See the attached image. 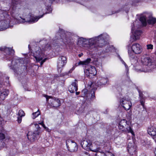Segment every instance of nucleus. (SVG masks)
<instances>
[{
  "instance_id": "1",
  "label": "nucleus",
  "mask_w": 156,
  "mask_h": 156,
  "mask_svg": "<svg viewBox=\"0 0 156 156\" xmlns=\"http://www.w3.org/2000/svg\"><path fill=\"white\" fill-rule=\"evenodd\" d=\"M108 35L106 34L90 39L88 40L87 48L89 50L95 51L99 48L105 46L107 43Z\"/></svg>"
},
{
  "instance_id": "2",
  "label": "nucleus",
  "mask_w": 156,
  "mask_h": 156,
  "mask_svg": "<svg viewBox=\"0 0 156 156\" xmlns=\"http://www.w3.org/2000/svg\"><path fill=\"white\" fill-rule=\"evenodd\" d=\"M42 48L41 50V48L37 46L35 48L34 55L37 62H39L42 59L44 55V51L50 49L51 47L50 44H47L44 46V48L42 46Z\"/></svg>"
},
{
  "instance_id": "3",
  "label": "nucleus",
  "mask_w": 156,
  "mask_h": 156,
  "mask_svg": "<svg viewBox=\"0 0 156 156\" xmlns=\"http://www.w3.org/2000/svg\"><path fill=\"white\" fill-rule=\"evenodd\" d=\"M12 65L10 67L16 73H21L26 68L24 65L21 63L20 62L18 59L14 58L11 62Z\"/></svg>"
},
{
  "instance_id": "4",
  "label": "nucleus",
  "mask_w": 156,
  "mask_h": 156,
  "mask_svg": "<svg viewBox=\"0 0 156 156\" xmlns=\"http://www.w3.org/2000/svg\"><path fill=\"white\" fill-rule=\"evenodd\" d=\"M2 20L0 21V31L4 30L9 27H11L9 24L11 22L10 16L6 13L2 14Z\"/></svg>"
},
{
  "instance_id": "5",
  "label": "nucleus",
  "mask_w": 156,
  "mask_h": 156,
  "mask_svg": "<svg viewBox=\"0 0 156 156\" xmlns=\"http://www.w3.org/2000/svg\"><path fill=\"white\" fill-rule=\"evenodd\" d=\"M128 123L129 122L125 119L122 120L119 124V129L124 132L130 133L134 135V133L133 130Z\"/></svg>"
},
{
  "instance_id": "6",
  "label": "nucleus",
  "mask_w": 156,
  "mask_h": 156,
  "mask_svg": "<svg viewBox=\"0 0 156 156\" xmlns=\"http://www.w3.org/2000/svg\"><path fill=\"white\" fill-rule=\"evenodd\" d=\"M43 15L44 14L40 16H34L32 14H29L26 16L24 18L20 17L21 19L19 20H21V22L22 23L27 22L31 23H33L37 21L40 18L43 16Z\"/></svg>"
},
{
  "instance_id": "7",
  "label": "nucleus",
  "mask_w": 156,
  "mask_h": 156,
  "mask_svg": "<svg viewBox=\"0 0 156 156\" xmlns=\"http://www.w3.org/2000/svg\"><path fill=\"white\" fill-rule=\"evenodd\" d=\"M119 102L121 106L126 110H129L132 105L130 99L125 97L120 98Z\"/></svg>"
},
{
  "instance_id": "8",
  "label": "nucleus",
  "mask_w": 156,
  "mask_h": 156,
  "mask_svg": "<svg viewBox=\"0 0 156 156\" xmlns=\"http://www.w3.org/2000/svg\"><path fill=\"white\" fill-rule=\"evenodd\" d=\"M45 97L47 101L51 106L57 107L60 105V100L58 98L47 95H45Z\"/></svg>"
},
{
  "instance_id": "9",
  "label": "nucleus",
  "mask_w": 156,
  "mask_h": 156,
  "mask_svg": "<svg viewBox=\"0 0 156 156\" xmlns=\"http://www.w3.org/2000/svg\"><path fill=\"white\" fill-rule=\"evenodd\" d=\"M83 148L87 150H90L91 151V148L96 147L95 144H92V142L89 140H83L81 143Z\"/></svg>"
},
{
  "instance_id": "10",
  "label": "nucleus",
  "mask_w": 156,
  "mask_h": 156,
  "mask_svg": "<svg viewBox=\"0 0 156 156\" xmlns=\"http://www.w3.org/2000/svg\"><path fill=\"white\" fill-rule=\"evenodd\" d=\"M142 64L145 66H148L152 65V60L150 56L144 54L142 56L141 58Z\"/></svg>"
},
{
  "instance_id": "11",
  "label": "nucleus",
  "mask_w": 156,
  "mask_h": 156,
  "mask_svg": "<svg viewBox=\"0 0 156 156\" xmlns=\"http://www.w3.org/2000/svg\"><path fill=\"white\" fill-rule=\"evenodd\" d=\"M133 27L131 29V31L133 33V35L131 37L130 41L132 43L133 42L140 38V36L142 33L141 31L139 30H136L134 33L133 32Z\"/></svg>"
},
{
  "instance_id": "12",
  "label": "nucleus",
  "mask_w": 156,
  "mask_h": 156,
  "mask_svg": "<svg viewBox=\"0 0 156 156\" xmlns=\"http://www.w3.org/2000/svg\"><path fill=\"white\" fill-rule=\"evenodd\" d=\"M1 50L4 51L7 54L6 58L7 59H9L11 58L14 54V51L11 48L4 47L0 48Z\"/></svg>"
},
{
  "instance_id": "13",
  "label": "nucleus",
  "mask_w": 156,
  "mask_h": 156,
  "mask_svg": "<svg viewBox=\"0 0 156 156\" xmlns=\"http://www.w3.org/2000/svg\"><path fill=\"white\" fill-rule=\"evenodd\" d=\"M66 144L69 150L70 151L74 152L77 151V146L76 143L70 140V142H66Z\"/></svg>"
},
{
  "instance_id": "14",
  "label": "nucleus",
  "mask_w": 156,
  "mask_h": 156,
  "mask_svg": "<svg viewBox=\"0 0 156 156\" xmlns=\"http://www.w3.org/2000/svg\"><path fill=\"white\" fill-rule=\"evenodd\" d=\"M84 72L86 75L90 77L92 76H95L97 73L96 69L93 66H90L88 69L84 70Z\"/></svg>"
},
{
  "instance_id": "15",
  "label": "nucleus",
  "mask_w": 156,
  "mask_h": 156,
  "mask_svg": "<svg viewBox=\"0 0 156 156\" xmlns=\"http://www.w3.org/2000/svg\"><path fill=\"white\" fill-rule=\"evenodd\" d=\"M132 51L136 54H139L142 51V48L140 45L138 44H133L132 46Z\"/></svg>"
},
{
  "instance_id": "16",
  "label": "nucleus",
  "mask_w": 156,
  "mask_h": 156,
  "mask_svg": "<svg viewBox=\"0 0 156 156\" xmlns=\"http://www.w3.org/2000/svg\"><path fill=\"white\" fill-rule=\"evenodd\" d=\"M88 91L86 89H84L82 91V93L83 97H88V95L91 96V98H94L95 97L94 93L95 92V90L94 89H92L90 93L88 94Z\"/></svg>"
},
{
  "instance_id": "17",
  "label": "nucleus",
  "mask_w": 156,
  "mask_h": 156,
  "mask_svg": "<svg viewBox=\"0 0 156 156\" xmlns=\"http://www.w3.org/2000/svg\"><path fill=\"white\" fill-rule=\"evenodd\" d=\"M77 81L75 80V81L73 82L72 84L69 86L68 90L70 93H74L77 90Z\"/></svg>"
},
{
  "instance_id": "18",
  "label": "nucleus",
  "mask_w": 156,
  "mask_h": 156,
  "mask_svg": "<svg viewBox=\"0 0 156 156\" xmlns=\"http://www.w3.org/2000/svg\"><path fill=\"white\" fill-rule=\"evenodd\" d=\"M91 149L92 151L96 153L95 156H105V153L102 152L99 147H96Z\"/></svg>"
},
{
  "instance_id": "19",
  "label": "nucleus",
  "mask_w": 156,
  "mask_h": 156,
  "mask_svg": "<svg viewBox=\"0 0 156 156\" xmlns=\"http://www.w3.org/2000/svg\"><path fill=\"white\" fill-rule=\"evenodd\" d=\"M128 52L130 59L131 61V62L135 63L137 62V58L136 56V54L133 53L132 51H129V50Z\"/></svg>"
},
{
  "instance_id": "20",
  "label": "nucleus",
  "mask_w": 156,
  "mask_h": 156,
  "mask_svg": "<svg viewBox=\"0 0 156 156\" xmlns=\"http://www.w3.org/2000/svg\"><path fill=\"white\" fill-rule=\"evenodd\" d=\"M133 141L132 140V142L128 143V151L130 154H133V153H135L136 151V149L134 147V144L133 143Z\"/></svg>"
},
{
  "instance_id": "21",
  "label": "nucleus",
  "mask_w": 156,
  "mask_h": 156,
  "mask_svg": "<svg viewBox=\"0 0 156 156\" xmlns=\"http://www.w3.org/2000/svg\"><path fill=\"white\" fill-rule=\"evenodd\" d=\"M36 132L34 131L32 132L31 131L29 132L27 134V138L30 141H33L34 140L36 137L39 134H36Z\"/></svg>"
},
{
  "instance_id": "22",
  "label": "nucleus",
  "mask_w": 156,
  "mask_h": 156,
  "mask_svg": "<svg viewBox=\"0 0 156 156\" xmlns=\"http://www.w3.org/2000/svg\"><path fill=\"white\" fill-rule=\"evenodd\" d=\"M147 131L148 134L152 136L156 135V128L153 126L149 128Z\"/></svg>"
},
{
  "instance_id": "23",
  "label": "nucleus",
  "mask_w": 156,
  "mask_h": 156,
  "mask_svg": "<svg viewBox=\"0 0 156 156\" xmlns=\"http://www.w3.org/2000/svg\"><path fill=\"white\" fill-rule=\"evenodd\" d=\"M61 59L58 60V72H61L62 70V68L66 64V63H65L64 62H62L61 61Z\"/></svg>"
},
{
  "instance_id": "24",
  "label": "nucleus",
  "mask_w": 156,
  "mask_h": 156,
  "mask_svg": "<svg viewBox=\"0 0 156 156\" xmlns=\"http://www.w3.org/2000/svg\"><path fill=\"white\" fill-rule=\"evenodd\" d=\"M9 93L8 90L3 91L0 94V98L2 100H4L5 98L8 96Z\"/></svg>"
},
{
  "instance_id": "25",
  "label": "nucleus",
  "mask_w": 156,
  "mask_h": 156,
  "mask_svg": "<svg viewBox=\"0 0 156 156\" xmlns=\"http://www.w3.org/2000/svg\"><path fill=\"white\" fill-rule=\"evenodd\" d=\"M147 21L149 24H154L156 23V18H154L152 16H151L149 17Z\"/></svg>"
},
{
  "instance_id": "26",
  "label": "nucleus",
  "mask_w": 156,
  "mask_h": 156,
  "mask_svg": "<svg viewBox=\"0 0 156 156\" xmlns=\"http://www.w3.org/2000/svg\"><path fill=\"white\" fill-rule=\"evenodd\" d=\"M91 61V59L90 58H88L84 61H80L78 63V65H87Z\"/></svg>"
},
{
  "instance_id": "27",
  "label": "nucleus",
  "mask_w": 156,
  "mask_h": 156,
  "mask_svg": "<svg viewBox=\"0 0 156 156\" xmlns=\"http://www.w3.org/2000/svg\"><path fill=\"white\" fill-rule=\"evenodd\" d=\"M34 124L35 126L36 129L34 131L36 132V133H35L36 134H39L41 131V128L39 124L36 123H34Z\"/></svg>"
},
{
  "instance_id": "28",
  "label": "nucleus",
  "mask_w": 156,
  "mask_h": 156,
  "mask_svg": "<svg viewBox=\"0 0 156 156\" xmlns=\"http://www.w3.org/2000/svg\"><path fill=\"white\" fill-rule=\"evenodd\" d=\"M140 21L142 23L143 25L144 26H145L146 25V19L145 16H142L140 18Z\"/></svg>"
},
{
  "instance_id": "29",
  "label": "nucleus",
  "mask_w": 156,
  "mask_h": 156,
  "mask_svg": "<svg viewBox=\"0 0 156 156\" xmlns=\"http://www.w3.org/2000/svg\"><path fill=\"white\" fill-rule=\"evenodd\" d=\"M107 79L105 78H103L101 79L100 80V84L99 85H105V84L107 82Z\"/></svg>"
},
{
  "instance_id": "30",
  "label": "nucleus",
  "mask_w": 156,
  "mask_h": 156,
  "mask_svg": "<svg viewBox=\"0 0 156 156\" xmlns=\"http://www.w3.org/2000/svg\"><path fill=\"white\" fill-rule=\"evenodd\" d=\"M40 115V112L38 110L37 111L34 112L32 113V118L33 119H35L38 116Z\"/></svg>"
},
{
  "instance_id": "31",
  "label": "nucleus",
  "mask_w": 156,
  "mask_h": 156,
  "mask_svg": "<svg viewBox=\"0 0 156 156\" xmlns=\"http://www.w3.org/2000/svg\"><path fill=\"white\" fill-rule=\"evenodd\" d=\"M58 60L61 59V61L63 62H64L65 63L67 62V58L66 57L64 56H60L58 59Z\"/></svg>"
},
{
  "instance_id": "32",
  "label": "nucleus",
  "mask_w": 156,
  "mask_h": 156,
  "mask_svg": "<svg viewBox=\"0 0 156 156\" xmlns=\"http://www.w3.org/2000/svg\"><path fill=\"white\" fill-rule=\"evenodd\" d=\"M19 116L23 117L25 115V113L22 110H20L18 113Z\"/></svg>"
},
{
  "instance_id": "33",
  "label": "nucleus",
  "mask_w": 156,
  "mask_h": 156,
  "mask_svg": "<svg viewBox=\"0 0 156 156\" xmlns=\"http://www.w3.org/2000/svg\"><path fill=\"white\" fill-rule=\"evenodd\" d=\"M105 156H114V155L110 152L109 151H106L105 152Z\"/></svg>"
},
{
  "instance_id": "34",
  "label": "nucleus",
  "mask_w": 156,
  "mask_h": 156,
  "mask_svg": "<svg viewBox=\"0 0 156 156\" xmlns=\"http://www.w3.org/2000/svg\"><path fill=\"white\" fill-rule=\"evenodd\" d=\"M145 102V99L144 98L140 99V102L141 105L143 106V107L144 108V103Z\"/></svg>"
},
{
  "instance_id": "35",
  "label": "nucleus",
  "mask_w": 156,
  "mask_h": 156,
  "mask_svg": "<svg viewBox=\"0 0 156 156\" xmlns=\"http://www.w3.org/2000/svg\"><path fill=\"white\" fill-rule=\"evenodd\" d=\"M147 49H153V45L152 44H148L147 45Z\"/></svg>"
},
{
  "instance_id": "36",
  "label": "nucleus",
  "mask_w": 156,
  "mask_h": 156,
  "mask_svg": "<svg viewBox=\"0 0 156 156\" xmlns=\"http://www.w3.org/2000/svg\"><path fill=\"white\" fill-rule=\"evenodd\" d=\"M64 42L65 43H68L70 41V39L69 38H65L63 39Z\"/></svg>"
},
{
  "instance_id": "37",
  "label": "nucleus",
  "mask_w": 156,
  "mask_h": 156,
  "mask_svg": "<svg viewBox=\"0 0 156 156\" xmlns=\"http://www.w3.org/2000/svg\"><path fill=\"white\" fill-rule=\"evenodd\" d=\"M5 138L4 134L2 133H0V140H3Z\"/></svg>"
},
{
  "instance_id": "38",
  "label": "nucleus",
  "mask_w": 156,
  "mask_h": 156,
  "mask_svg": "<svg viewBox=\"0 0 156 156\" xmlns=\"http://www.w3.org/2000/svg\"><path fill=\"white\" fill-rule=\"evenodd\" d=\"M100 80H98L96 81H95V85L98 87H99V86H102L103 85H99V84H100Z\"/></svg>"
},
{
  "instance_id": "39",
  "label": "nucleus",
  "mask_w": 156,
  "mask_h": 156,
  "mask_svg": "<svg viewBox=\"0 0 156 156\" xmlns=\"http://www.w3.org/2000/svg\"><path fill=\"white\" fill-rule=\"evenodd\" d=\"M22 117L18 116L17 118V121L19 123H20L22 121Z\"/></svg>"
},
{
  "instance_id": "40",
  "label": "nucleus",
  "mask_w": 156,
  "mask_h": 156,
  "mask_svg": "<svg viewBox=\"0 0 156 156\" xmlns=\"http://www.w3.org/2000/svg\"><path fill=\"white\" fill-rule=\"evenodd\" d=\"M42 126L44 127V128L45 129L46 131H47L48 132H49L48 128V127H46L44 124Z\"/></svg>"
},
{
  "instance_id": "41",
  "label": "nucleus",
  "mask_w": 156,
  "mask_h": 156,
  "mask_svg": "<svg viewBox=\"0 0 156 156\" xmlns=\"http://www.w3.org/2000/svg\"><path fill=\"white\" fill-rule=\"evenodd\" d=\"M140 97V98H144L143 96V94L140 91H139Z\"/></svg>"
},
{
  "instance_id": "42",
  "label": "nucleus",
  "mask_w": 156,
  "mask_h": 156,
  "mask_svg": "<svg viewBox=\"0 0 156 156\" xmlns=\"http://www.w3.org/2000/svg\"><path fill=\"white\" fill-rule=\"evenodd\" d=\"M46 59H47V58H45L44 59H43V60H42L41 62V66L43 64L44 62L45 61Z\"/></svg>"
},
{
  "instance_id": "43",
  "label": "nucleus",
  "mask_w": 156,
  "mask_h": 156,
  "mask_svg": "<svg viewBox=\"0 0 156 156\" xmlns=\"http://www.w3.org/2000/svg\"><path fill=\"white\" fill-rule=\"evenodd\" d=\"M82 156H90V154H88L87 152H85L83 155Z\"/></svg>"
},
{
  "instance_id": "44",
  "label": "nucleus",
  "mask_w": 156,
  "mask_h": 156,
  "mask_svg": "<svg viewBox=\"0 0 156 156\" xmlns=\"http://www.w3.org/2000/svg\"><path fill=\"white\" fill-rule=\"evenodd\" d=\"M75 69V68L74 67H73L71 69H70L69 71V73H71L72 71L74 69Z\"/></svg>"
},
{
  "instance_id": "45",
  "label": "nucleus",
  "mask_w": 156,
  "mask_h": 156,
  "mask_svg": "<svg viewBox=\"0 0 156 156\" xmlns=\"http://www.w3.org/2000/svg\"><path fill=\"white\" fill-rule=\"evenodd\" d=\"M153 138L154 140L155 141V142H156V135H155L154 136H153Z\"/></svg>"
},
{
  "instance_id": "46",
  "label": "nucleus",
  "mask_w": 156,
  "mask_h": 156,
  "mask_svg": "<svg viewBox=\"0 0 156 156\" xmlns=\"http://www.w3.org/2000/svg\"><path fill=\"white\" fill-rule=\"evenodd\" d=\"M38 124H39L42 126L44 124V122L43 121H42L41 122H39Z\"/></svg>"
},
{
  "instance_id": "47",
  "label": "nucleus",
  "mask_w": 156,
  "mask_h": 156,
  "mask_svg": "<svg viewBox=\"0 0 156 156\" xmlns=\"http://www.w3.org/2000/svg\"><path fill=\"white\" fill-rule=\"evenodd\" d=\"M143 71H144L145 72H148L149 71V70H147V69H144V70H142Z\"/></svg>"
},
{
  "instance_id": "48",
  "label": "nucleus",
  "mask_w": 156,
  "mask_h": 156,
  "mask_svg": "<svg viewBox=\"0 0 156 156\" xmlns=\"http://www.w3.org/2000/svg\"><path fill=\"white\" fill-rule=\"evenodd\" d=\"M94 84L92 82H90V83H89L88 84L90 85V87H91V85Z\"/></svg>"
},
{
  "instance_id": "49",
  "label": "nucleus",
  "mask_w": 156,
  "mask_h": 156,
  "mask_svg": "<svg viewBox=\"0 0 156 156\" xmlns=\"http://www.w3.org/2000/svg\"><path fill=\"white\" fill-rule=\"evenodd\" d=\"M83 53H81V54H79V55H78V56H79L80 57H81V56H83Z\"/></svg>"
},
{
  "instance_id": "50",
  "label": "nucleus",
  "mask_w": 156,
  "mask_h": 156,
  "mask_svg": "<svg viewBox=\"0 0 156 156\" xmlns=\"http://www.w3.org/2000/svg\"><path fill=\"white\" fill-rule=\"evenodd\" d=\"M121 60L124 63V64L125 65L126 68H127V66L126 65V63L124 62L123 61H122V60Z\"/></svg>"
},
{
  "instance_id": "51",
  "label": "nucleus",
  "mask_w": 156,
  "mask_h": 156,
  "mask_svg": "<svg viewBox=\"0 0 156 156\" xmlns=\"http://www.w3.org/2000/svg\"><path fill=\"white\" fill-rule=\"evenodd\" d=\"M80 94V92H76V95H79Z\"/></svg>"
},
{
  "instance_id": "52",
  "label": "nucleus",
  "mask_w": 156,
  "mask_h": 156,
  "mask_svg": "<svg viewBox=\"0 0 156 156\" xmlns=\"http://www.w3.org/2000/svg\"><path fill=\"white\" fill-rule=\"evenodd\" d=\"M2 145L3 146V147H4L5 146V144L4 143H3L2 144Z\"/></svg>"
},
{
  "instance_id": "53",
  "label": "nucleus",
  "mask_w": 156,
  "mask_h": 156,
  "mask_svg": "<svg viewBox=\"0 0 156 156\" xmlns=\"http://www.w3.org/2000/svg\"><path fill=\"white\" fill-rule=\"evenodd\" d=\"M154 153H155V155L156 156V149L154 151Z\"/></svg>"
},
{
  "instance_id": "54",
  "label": "nucleus",
  "mask_w": 156,
  "mask_h": 156,
  "mask_svg": "<svg viewBox=\"0 0 156 156\" xmlns=\"http://www.w3.org/2000/svg\"><path fill=\"white\" fill-rule=\"evenodd\" d=\"M106 50V52H108L109 51L108 50Z\"/></svg>"
},
{
  "instance_id": "55",
  "label": "nucleus",
  "mask_w": 156,
  "mask_h": 156,
  "mask_svg": "<svg viewBox=\"0 0 156 156\" xmlns=\"http://www.w3.org/2000/svg\"><path fill=\"white\" fill-rule=\"evenodd\" d=\"M12 16H14L13 14H12Z\"/></svg>"
},
{
  "instance_id": "56",
  "label": "nucleus",
  "mask_w": 156,
  "mask_h": 156,
  "mask_svg": "<svg viewBox=\"0 0 156 156\" xmlns=\"http://www.w3.org/2000/svg\"><path fill=\"white\" fill-rule=\"evenodd\" d=\"M14 17V18L15 19H17L15 17Z\"/></svg>"
}]
</instances>
